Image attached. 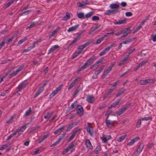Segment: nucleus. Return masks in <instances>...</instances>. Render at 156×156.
Wrapping results in <instances>:
<instances>
[{
  "instance_id": "f257e3e1",
  "label": "nucleus",
  "mask_w": 156,
  "mask_h": 156,
  "mask_svg": "<svg viewBox=\"0 0 156 156\" xmlns=\"http://www.w3.org/2000/svg\"><path fill=\"white\" fill-rule=\"evenodd\" d=\"M144 145L143 144H140L137 148L136 150L134 152L132 155L137 156L142 151L144 147Z\"/></svg>"
},
{
  "instance_id": "f03ea898",
  "label": "nucleus",
  "mask_w": 156,
  "mask_h": 156,
  "mask_svg": "<svg viewBox=\"0 0 156 156\" xmlns=\"http://www.w3.org/2000/svg\"><path fill=\"white\" fill-rule=\"evenodd\" d=\"M94 58L92 57L87 60L81 67L82 69H84L88 67L90 64L93 63Z\"/></svg>"
},
{
  "instance_id": "7ed1b4c3",
  "label": "nucleus",
  "mask_w": 156,
  "mask_h": 156,
  "mask_svg": "<svg viewBox=\"0 0 156 156\" xmlns=\"http://www.w3.org/2000/svg\"><path fill=\"white\" fill-rule=\"evenodd\" d=\"M62 86V85H61L57 87L56 90H55L50 94V98H51L57 94L58 92L61 90Z\"/></svg>"
},
{
  "instance_id": "20e7f679",
  "label": "nucleus",
  "mask_w": 156,
  "mask_h": 156,
  "mask_svg": "<svg viewBox=\"0 0 156 156\" xmlns=\"http://www.w3.org/2000/svg\"><path fill=\"white\" fill-rule=\"evenodd\" d=\"M119 12V11H118L117 9H109L107 10L105 12L104 14L106 15H111L115 14L117 12Z\"/></svg>"
},
{
  "instance_id": "39448f33",
  "label": "nucleus",
  "mask_w": 156,
  "mask_h": 156,
  "mask_svg": "<svg viewBox=\"0 0 156 156\" xmlns=\"http://www.w3.org/2000/svg\"><path fill=\"white\" fill-rule=\"evenodd\" d=\"M76 112L80 116L83 115V107L80 105H78L76 108Z\"/></svg>"
},
{
  "instance_id": "423d86ee",
  "label": "nucleus",
  "mask_w": 156,
  "mask_h": 156,
  "mask_svg": "<svg viewBox=\"0 0 156 156\" xmlns=\"http://www.w3.org/2000/svg\"><path fill=\"white\" fill-rule=\"evenodd\" d=\"M76 143L73 142H71L69 144V146L66 148V150L69 151L70 149H71V152L74 151L75 150L74 147L76 146Z\"/></svg>"
},
{
  "instance_id": "0eeeda50",
  "label": "nucleus",
  "mask_w": 156,
  "mask_h": 156,
  "mask_svg": "<svg viewBox=\"0 0 156 156\" xmlns=\"http://www.w3.org/2000/svg\"><path fill=\"white\" fill-rule=\"evenodd\" d=\"M86 101L90 103H93L95 101L94 97L93 95H88L86 97Z\"/></svg>"
},
{
  "instance_id": "6e6552de",
  "label": "nucleus",
  "mask_w": 156,
  "mask_h": 156,
  "mask_svg": "<svg viewBox=\"0 0 156 156\" xmlns=\"http://www.w3.org/2000/svg\"><path fill=\"white\" fill-rule=\"evenodd\" d=\"M88 125L87 126L86 128L87 132L91 136H93V128L92 126H90L89 123H88Z\"/></svg>"
},
{
  "instance_id": "1a4fd4ad",
  "label": "nucleus",
  "mask_w": 156,
  "mask_h": 156,
  "mask_svg": "<svg viewBox=\"0 0 156 156\" xmlns=\"http://www.w3.org/2000/svg\"><path fill=\"white\" fill-rule=\"evenodd\" d=\"M26 83L24 82L21 83L16 88V90L17 91H20L23 89L26 86Z\"/></svg>"
},
{
  "instance_id": "9d476101",
  "label": "nucleus",
  "mask_w": 156,
  "mask_h": 156,
  "mask_svg": "<svg viewBox=\"0 0 156 156\" xmlns=\"http://www.w3.org/2000/svg\"><path fill=\"white\" fill-rule=\"evenodd\" d=\"M129 58V55H127L126 57L124 58L120 61L118 65V66H120L124 64L128 61Z\"/></svg>"
},
{
  "instance_id": "9b49d317",
  "label": "nucleus",
  "mask_w": 156,
  "mask_h": 156,
  "mask_svg": "<svg viewBox=\"0 0 156 156\" xmlns=\"http://www.w3.org/2000/svg\"><path fill=\"white\" fill-rule=\"evenodd\" d=\"M26 128V126H23L21 127L19 129H17L16 131L15 132L16 133V134L18 133L19 136H20L23 133V132L25 130Z\"/></svg>"
},
{
  "instance_id": "f8f14e48",
  "label": "nucleus",
  "mask_w": 156,
  "mask_h": 156,
  "mask_svg": "<svg viewBox=\"0 0 156 156\" xmlns=\"http://www.w3.org/2000/svg\"><path fill=\"white\" fill-rule=\"evenodd\" d=\"M111 138L112 137L110 135L107 136L104 135L102 137H101V139L102 140L103 143H105L108 140L111 139Z\"/></svg>"
},
{
  "instance_id": "ddd939ff",
  "label": "nucleus",
  "mask_w": 156,
  "mask_h": 156,
  "mask_svg": "<svg viewBox=\"0 0 156 156\" xmlns=\"http://www.w3.org/2000/svg\"><path fill=\"white\" fill-rule=\"evenodd\" d=\"M122 30L123 31V34L121 36V37L126 36L131 32V30L130 28H128L126 30Z\"/></svg>"
},
{
  "instance_id": "4468645a",
  "label": "nucleus",
  "mask_w": 156,
  "mask_h": 156,
  "mask_svg": "<svg viewBox=\"0 0 156 156\" xmlns=\"http://www.w3.org/2000/svg\"><path fill=\"white\" fill-rule=\"evenodd\" d=\"M139 139L140 138L139 137H136L131 140L127 144V145L128 146H132L134 144L135 142L138 141Z\"/></svg>"
},
{
  "instance_id": "2eb2a0df",
  "label": "nucleus",
  "mask_w": 156,
  "mask_h": 156,
  "mask_svg": "<svg viewBox=\"0 0 156 156\" xmlns=\"http://www.w3.org/2000/svg\"><path fill=\"white\" fill-rule=\"evenodd\" d=\"M122 99H119L117 100L115 102L113 103L111 105V106L112 107H115L117 105L121 104L122 103Z\"/></svg>"
},
{
  "instance_id": "dca6fc26",
  "label": "nucleus",
  "mask_w": 156,
  "mask_h": 156,
  "mask_svg": "<svg viewBox=\"0 0 156 156\" xmlns=\"http://www.w3.org/2000/svg\"><path fill=\"white\" fill-rule=\"evenodd\" d=\"M128 106H126L123 108L119 109L117 113V114L119 115H120L123 113L128 108Z\"/></svg>"
},
{
  "instance_id": "f3484780",
  "label": "nucleus",
  "mask_w": 156,
  "mask_h": 156,
  "mask_svg": "<svg viewBox=\"0 0 156 156\" xmlns=\"http://www.w3.org/2000/svg\"><path fill=\"white\" fill-rule=\"evenodd\" d=\"M85 144L87 147H88L89 149L91 150L93 149V147L90 140L89 139H87L86 140Z\"/></svg>"
},
{
  "instance_id": "a211bd4d",
  "label": "nucleus",
  "mask_w": 156,
  "mask_h": 156,
  "mask_svg": "<svg viewBox=\"0 0 156 156\" xmlns=\"http://www.w3.org/2000/svg\"><path fill=\"white\" fill-rule=\"evenodd\" d=\"M65 126H64L58 128L54 132V133L55 134H58V135L60 134L63 131V130Z\"/></svg>"
},
{
  "instance_id": "6ab92c4d",
  "label": "nucleus",
  "mask_w": 156,
  "mask_h": 156,
  "mask_svg": "<svg viewBox=\"0 0 156 156\" xmlns=\"http://www.w3.org/2000/svg\"><path fill=\"white\" fill-rule=\"evenodd\" d=\"M109 7L111 9H117L118 11H120L118 9L119 7V5L116 3H113L110 4Z\"/></svg>"
},
{
  "instance_id": "aec40b11",
  "label": "nucleus",
  "mask_w": 156,
  "mask_h": 156,
  "mask_svg": "<svg viewBox=\"0 0 156 156\" xmlns=\"http://www.w3.org/2000/svg\"><path fill=\"white\" fill-rule=\"evenodd\" d=\"M44 90V86L40 87L39 90H37V92L35 94L34 96V98H36L37 96L39 95Z\"/></svg>"
},
{
  "instance_id": "412c9836",
  "label": "nucleus",
  "mask_w": 156,
  "mask_h": 156,
  "mask_svg": "<svg viewBox=\"0 0 156 156\" xmlns=\"http://www.w3.org/2000/svg\"><path fill=\"white\" fill-rule=\"evenodd\" d=\"M126 19H125L123 20H119L117 22H114V24L115 25H120L122 24H125L126 23Z\"/></svg>"
},
{
  "instance_id": "4be33fe9",
  "label": "nucleus",
  "mask_w": 156,
  "mask_h": 156,
  "mask_svg": "<svg viewBox=\"0 0 156 156\" xmlns=\"http://www.w3.org/2000/svg\"><path fill=\"white\" fill-rule=\"evenodd\" d=\"M105 123L107 126L108 127L111 128L114 126L113 122H111L109 120L106 119Z\"/></svg>"
},
{
  "instance_id": "5701e85b",
  "label": "nucleus",
  "mask_w": 156,
  "mask_h": 156,
  "mask_svg": "<svg viewBox=\"0 0 156 156\" xmlns=\"http://www.w3.org/2000/svg\"><path fill=\"white\" fill-rule=\"evenodd\" d=\"M79 130V129H77L75 131H74L73 133L72 134L71 136L69 138L68 141L70 142L72 140L74 137L75 135H76V133Z\"/></svg>"
},
{
  "instance_id": "b1692460",
  "label": "nucleus",
  "mask_w": 156,
  "mask_h": 156,
  "mask_svg": "<svg viewBox=\"0 0 156 156\" xmlns=\"http://www.w3.org/2000/svg\"><path fill=\"white\" fill-rule=\"evenodd\" d=\"M78 24L74 26L69 27L67 30L68 32H70L76 30L79 27Z\"/></svg>"
},
{
  "instance_id": "393cba45",
  "label": "nucleus",
  "mask_w": 156,
  "mask_h": 156,
  "mask_svg": "<svg viewBox=\"0 0 156 156\" xmlns=\"http://www.w3.org/2000/svg\"><path fill=\"white\" fill-rule=\"evenodd\" d=\"M80 38V35H78L74 38V40L72 41V42L69 44V46H70L74 44L77 41L79 40Z\"/></svg>"
},
{
  "instance_id": "a878e982",
  "label": "nucleus",
  "mask_w": 156,
  "mask_h": 156,
  "mask_svg": "<svg viewBox=\"0 0 156 156\" xmlns=\"http://www.w3.org/2000/svg\"><path fill=\"white\" fill-rule=\"evenodd\" d=\"M59 48L58 45H56L54 46L53 47L51 48L49 50L48 52V54L51 53L55 51V50Z\"/></svg>"
},
{
  "instance_id": "bb28decb",
  "label": "nucleus",
  "mask_w": 156,
  "mask_h": 156,
  "mask_svg": "<svg viewBox=\"0 0 156 156\" xmlns=\"http://www.w3.org/2000/svg\"><path fill=\"white\" fill-rule=\"evenodd\" d=\"M126 91V89L124 88H122L120 90L116 95V97H118L121 95Z\"/></svg>"
},
{
  "instance_id": "cd10ccee",
  "label": "nucleus",
  "mask_w": 156,
  "mask_h": 156,
  "mask_svg": "<svg viewBox=\"0 0 156 156\" xmlns=\"http://www.w3.org/2000/svg\"><path fill=\"white\" fill-rule=\"evenodd\" d=\"M77 16L80 19H85V15L83 12H80L77 13Z\"/></svg>"
},
{
  "instance_id": "c85d7f7f",
  "label": "nucleus",
  "mask_w": 156,
  "mask_h": 156,
  "mask_svg": "<svg viewBox=\"0 0 156 156\" xmlns=\"http://www.w3.org/2000/svg\"><path fill=\"white\" fill-rule=\"evenodd\" d=\"M111 71V70L108 68L106 69L105 70L102 76V78L103 79Z\"/></svg>"
},
{
  "instance_id": "c756f323",
  "label": "nucleus",
  "mask_w": 156,
  "mask_h": 156,
  "mask_svg": "<svg viewBox=\"0 0 156 156\" xmlns=\"http://www.w3.org/2000/svg\"><path fill=\"white\" fill-rule=\"evenodd\" d=\"M135 39L134 37L129 38L128 39L125 41L122 42V43L123 44H127L131 42L132 41H133Z\"/></svg>"
},
{
  "instance_id": "7c9ffc66",
  "label": "nucleus",
  "mask_w": 156,
  "mask_h": 156,
  "mask_svg": "<svg viewBox=\"0 0 156 156\" xmlns=\"http://www.w3.org/2000/svg\"><path fill=\"white\" fill-rule=\"evenodd\" d=\"M94 14L93 12H90L85 15V18L88 19L91 17Z\"/></svg>"
},
{
  "instance_id": "2f4dec72",
  "label": "nucleus",
  "mask_w": 156,
  "mask_h": 156,
  "mask_svg": "<svg viewBox=\"0 0 156 156\" xmlns=\"http://www.w3.org/2000/svg\"><path fill=\"white\" fill-rule=\"evenodd\" d=\"M115 43H113L111 44L110 46L108 47L105 48L104 50L105 51L107 52H108L110 49L112 48L113 47H115Z\"/></svg>"
},
{
  "instance_id": "473e14b6",
  "label": "nucleus",
  "mask_w": 156,
  "mask_h": 156,
  "mask_svg": "<svg viewBox=\"0 0 156 156\" xmlns=\"http://www.w3.org/2000/svg\"><path fill=\"white\" fill-rule=\"evenodd\" d=\"M126 135H124L123 136H122L118 138L117 141L119 142H121L126 138Z\"/></svg>"
},
{
  "instance_id": "72a5a7b5",
  "label": "nucleus",
  "mask_w": 156,
  "mask_h": 156,
  "mask_svg": "<svg viewBox=\"0 0 156 156\" xmlns=\"http://www.w3.org/2000/svg\"><path fill=\"white\" fill-rule=\"evenodd\" d=\"M66 16H64L62 19V20H67L70 18V15L68 12H66Z\"/></svg>"
},
{
  "instance_id": "f704fd0d",
  "label": "nucleus",
  "mask_w": 156,
  "mask_h": 156,
  "mask_svg": "<svg viewBox=\"0 0 156 156\" xmlns=\"http://www.w3.org/2000/svg\"><path fill=\"white\" fill-rule=\"evenodd\" d=\"M101 150V147L100 146H98L94 150L95 154H98Z\"/></svg>"
},
{
  "instance_id": "c9c22d12",
  "label": "nucleus",
  "mask_w": 156,
  "mask_h": 156,
  "mask_svg": "<svg viewBox=\"0 0 156 156\" xmlns=\"http://www.w3.org/2000/svg\"><path fill=\"white\" fill-rule=\"evenodd\" d=\"M52 115L51 113L48 112L46 115L44 116V118L45 119H48L51 117Z\"/></svg>"
},
{
  "instance_id": "e433bc0d",
  "label": "nucleus",
  "mask_w": 156,
  "mask_h": 156,
  "mask_svg": "<svg viewBox=\"0 0 156 156\" xmlns=\"http://www.w3.org/2000/svg\"><path fill=\"white\" fill-rule=\"evenodd\" d=\"M48 135H44L42 137L40 138L38 140V142L41 143L47 137Z\"/></svg>"
},
{
  "instance_id": "4c0bfd02",
  "label": "nucleus",
  "mask_w": 156,
  "mask_h": 156,
  "mask_svg": "<svg viewBox=\"0 0 156 156\" xmlns=\"http://www.w3.org/2000/svg\"><path fill=\"white\" fill-rule=\"evenodd\" d=\"M74 124V123H72L69 125L67 127V129L66 130V131H70L73 127Z\"/></svg>"
},
{
  "instance_id": "58836bf2",
  "label": "nucleus",
  "mask_w": 156,
  "mask_h": 156,
  "mask_svg": "<svg viewBox=\"0 0 156 156\" xmlns=\"http://www.w3.org/2000/svg\"><path fill=\"white\" fill-rule=\"evenodd\" d=\"M147 62V60H146L142 61L140 63L138 66L140 68L142 66H143Z\"/></svg>"
},
{
  "instance_id": "ea45409f",
  "label": "nucleus",
  "mask_w": 156,
  "mask_h": 156,
  "mask_svg": "<svg viewBox=\"0 0 156 156\" xmlns=\"http://www.w3.org/2000/svg\"><path fill=\"white\" fill-rule=\"evenodd\" d=\"M31 113V108L30 107L29 108L28 110H27L25 112V115L26 116H27L29 115Z\"/></svg>"
},
{
  "instance_id": "a19ab883",
  "label": "nucleus",
  "mask_w": 156,
  "mask_h": 156,
  "mask_svg": "<svg viewBox=\"0 0 156 156\" xmlns=\"http://www.w3.org/2000/svg\"><path fill=\"white\" fill-rule=\"evenodd\" d=\"M104 39V37H101L99 38V39H98L95 44H99L101 43V41H102Z\"/></svg>"
},
{
  "instance_id": "79ce46f5",
  "label": "nucleus",
  "mask_w": 156,
  "mask_h": 156,
  "mask_svg": "<svg viewBox=\"0 0 156 156\" xmlns=\"http://www.w3.org/2000/svg\"><path fill=\"white\" fill-rule=\"evenodd\" d=\"M34 45L28 48L27 49H25L23 51V53H25L26 52H28L32 48H34Z\"/></svg>"
},
{
  "instance_id": "37998d69",
  "label": "nucleus",
  "mask_w": 156,
  "mask_h": 156,
  "mask_svg": "<svg viewBox=\"0 0 156 156\" xmlns=\"http://www.w3.org/2000/svg\"><path fill=\"white\" fill-rule=\"evenodd\" d=\"M18 73L16 70V71H14L9 75V77L11 78L12 76H16Z\"/></svg>"
},
{
  "instance_id": "c03bdc74",
  "label": "nucleus",
  "mask_w": 156,
  "mask_h": 156,
  "mask_svg": "<svg viewBox=\"0 0 156 156\" xmlns=\"http://www.w3.org/2000/svg\"><path fill=\"white\" fill-rule=\"evenodd\" d=\"M145 85L148 84L150 83L151 82H152V80L151 79H147L144 80Z\"/></svg>"
},
{
  "instance_id": "a18cd8bd",
  "label": "nucleus",
  "mask_w": 156,
  "mask_h": 156,
  "mask_svg": "<svg viewBox=\"0 0 156 156\" xmlns=\"http://www.w3.org/2000/svg\"><path fill=\"white\" fill-rule=\"evenodd\" d=\"M8 146V144H6L2 145L1 147L0 148V150H3L6 148Z\"/></svg>"
},
{
  "instance_id": "49530a36",
  "label": "nucleus",
  "mask_w": 156,
  "mask_h": 156,
  "mask_svg": "<svg viewBox=\"0 0 156 156\" xmlns=\"http://www.w3.org/2000/svg\"><path fill=\"white\" fill-rule=\"evenodd\" d=\"M92 42V40H90L89 41H87L83 45L84 46V47L85 48Z\"/></svg>"
},
{
  "instance_id": "de8ad7c7",
  "label": "nucleus",
  "mask_w": 156,
  "mask_h": 156,
  "mask_svg": "<svg viewBox=\"0 0 156 156\" xmlns=\"http://www.w3.org/2000/svg\"><path fill=\"white\" fill-rule=\"evenodd\" d=\"M27 37H25L24 38L21 39L18 42V44H21L23 42H24L26 40H27Z\"/></svg>"
},
{
  "instance_id": "09e8293b",
  "label": "nucleus",
  "mask_w": 156,
  "mask_h": 156,
  "mask_svg": "<svg viewBox=\"0 0 156 156\" xmlns=\"http://www.w3.org/2000/svg\"><path fill=\"white\" fill-rule=\"evenodd\" d=\"M114 90V89H110L109 90L108 92V94H105L104 97V99H105V98L107 97V96L109 94H110V93H111Z\"/></svg>"
},
{
  "instance_id": "8fccbe9b",
  "label": "nucleus",
  "mask_w": 156,
  "mask_h": 156,
  "mask_svg": "<svg viewBox=\"0 0 156 156\" xmlns=\"http://www.w3.org/2000/svg\"><path fill=\"white\" fill-rule=\"evenodd\" d=\"M16 135V132H14L12 134H11L7 138V140H10L12 137L13 136H15Z\"/></svg>"
},
{
  "instance_id": "3c124183",
  "label": "nucleus",
  "mask_w": 156,
  "mask_h": 156,
  "mask_svg": "<svg viewBox=\"0 0 156 156\" xmlns=\"http://www.w3.org/2000/svg\"><path fill=\"white\" fill-rule=\"evenodd\" d=\"M87 4V3H84V4H82L80 2H78L77 3V6L78 7H81L84 6L85 5H86Z\"/></svg>"
},
{
  "instance_id": "603ef678",
  "label": "nucleus",
  "mask_w": 156,
  "mask_h": 156,
  "mask_svg": "<svg viewBox=\"0 0 156 156\" xmlns=\"http://www.w3.org/2000/svg\"><path fill=\"white\" fill-rule=\"evenodd\" d=\"M13 116H12L10 119L9 120H7L6 121V122L7 124H9L10 123H11L12 122V121L13 120Z\"/></svg>"
},
{
  "instance_id": "864d4df0",
  "label": "nucleus",
  "mask_w": 156,
  "mask_h": 156,
  "mask_svg": "<svg viewBox=\"0 0 156 156\" xmlns=\"http://www.w3.org/2000/svg\"><path fill=\"white\" fill-rule=\"evenodd\" d=\"M60 139H58V140L57 141H56L55 142L54 144H51V147H52L53 146H56V145H57L61 141L60 140Z\"/></svg>"
},
{
  "instance_id": "5fc2aeb1",
  "label": "nucleus",
  "mask_w": 156,
  "mask_h": 156,
  "mask_svg": "<svg viewBox=\"0 0 156 156\" xmlns=\"http://www.w3.org/2000/svg\"><path fill=\"white\" fill-rule=\"evenodd\" d=\"M77 103V102H76V101L73 103L70 106V108L71 109H73L74 108H75V107L76 106Z\"/></svg>"
},
{
  "instance_id": "6e6d98bb",
  "label": "nucleus",
  "mask_w": 156,
  "mask_h": 156,
  "mask_svg": "<svg viewBox=\"0 0 156 156\" xmlns=\"http://www.w3.org/2000/svg\"><path fill=\"white\" fill-rule=\"evenodd\" d=\"M141 119H140L138 120L136 123V127H140L141 125Z\"/></svg>"
},
{
  "instance_id": "4d7b16f0",
  "label": "nucleus",
  "mask_w": 156,
  "mask_h": 156,
  "mask_svg": "<svg viewBox=\"0 0 156 156\" xmlns=\"http://www.w3.org/2000/svg\"><path fill=\"white\" fill-rule=\"evenodd\" d=\"M100 25L97 24L96 27H92L91 28V31H94L95 30L98 29L100 27Z\"/></svg>"
},
{
  "instance_id": "13d9d810",
  "label": "nucleus",
  "mask_w": 156,
  "mask_h": 156,
  "mask_svg": "<svg viewBox=\"0 0 156 156\" xmlns=\"http://www.w3.org/2000/svg\"><path fill=\"white\" fill-rule=\"evenodd\" d=\"M115 64V62H112L111 64L109 66L108 68L110 70H111L113 67L114 66Z\"/></svg>"
},
{
  "instance_id": "bf43d9fd",
  "label": "nucleus",
  "mask_w": 156,
  "mask_h": 156,
  "mask_svg": "<svg viewBox=\"0 0 156 156\" xmlns=\"http://www.w3.org/2000/svg\"><path fill=\"white\" fill-rule=\"evenodd\" d=\"M142 120H151L152 119L151 117H144L142 118L141 119Z\"/></svg>"
},
{
  "instance_id": "052dcab7",
  "label": "nucleus",
  "mask_w": 156,
  "mask_h": 156,
  "mask_svg": "<svg viewBox=\"0 0 156 156\" xmlns=\"http://www.w3.org/2000/svg\"><path fill=\"white\" fill-rule=\"evenodd\" d=\"M99 20V17L98 16H94L92 17L93 20Z\"/></svg>"
},
{
  "instance_id": "680f3d73",
  "label": "nucleus",
  "mask_w": 156,
  "mask_h": 156,
  "mask_svg": "<svg viewBox=\"0 0 156 156\" xmlns=\"http://www.w3.org/2000/svg\"><path fill=\"white\" fill-rule=\"evenodd\" d=\"M13 3V1H11L8 2L5 5V7L6 8H8L9 7L12 3Z\"/></svg>"
},
{
  "instance_id": "e2e57ef3",
  "label": "nucleus",
  "mask_w": 156,
  "mask_h": 156,
  "mask_svg": "<svg viewBox=\"0 0 156 156\" xmlns=\"http://www.w3.org/2000/svg\"><path fill=\"white\" fill-rule=\"evenodd\" d=\"M141 28V27L140 26H139L138 27H136V28L133 31V34L135 33L137 31H138Z\"/></svg>"
},
{
  "instance_id": "0e129e2a",
  "label": "nucleus",
  "mask_w": 156,
  "mask_h": 156,
  "mask_svg": "<svg viewBox=\"0 0 156 156\" xmlns=\"http://www.w3.org/2000/svg\"><path fill=\"white\" fill-rule=\"evenodd\" d=\"M36 24L37 23L36 22L33 23L30 26L27 27V29H29L32 28L34 27Z\"/></svg>"
},
{
  "instance_id": "69168bd1",
  "label": "nucleus",
  "mask_w": 156,
  "mask_h": 156,
  "mask_svg": "<svg viewBox=\"0 0 156 156\" xmlns=\"http://www.w3.org/2000/svg\"><path fill=\"white\" fill-rule=\"evenodd\" d=\"M41 41H42L41 39H40L39 40L36 41H34L33 43V46L34 45V47H35V45L36 44H37L38 42H41Z\"/></svg>"
},
{
  "instance_id": "338daca9",
  "label": "nucleus",
  "mask_w": 156,
  "mask_h": 156,
  "mask_svg": "<svg viewBox=\"0 0 156 156\" xmlns=\"http://www.w3.org/2000/svg\"><path fill=\"white\" fill-rule=\"evenodd\" d=\"M151 38L154 42H156V34L152 35Z\"/></svg>"
},
{
  "instance_id": "774afa93",
  "label": "nucleus",
  "mask_w": 156,
  "mask_h": 156,
  "mask_svg": "<svg viewBox=\"0 0 156 156\" xmlns=\"http://www.w3.org/2000/svg\"><path fill=\"white\" fill-rule=\"evenodd\" d=\"M24 68L23 66H21L19 68H18L16 71L19 73V72L22 70Z\"/></svg>"
}]
</instances>
